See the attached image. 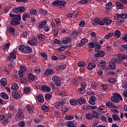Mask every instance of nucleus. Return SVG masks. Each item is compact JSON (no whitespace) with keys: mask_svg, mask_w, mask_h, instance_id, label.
I'll use <instances>...</instances> for the list:
<instances>
[{"mask_svg":"<svg viewBox=\"0 0 127 127\" xmlns=\"http://www.w3.org/2000/svg\"><path fill=\"white\" fill-rule=\"evenodd\" d=\"M54 106L56 109H58V110H59V109H62L63 107V105L60 102L55 103Z\"/></svg>","mask_w":127,"mask_h":127,"instance_id":"4be33fe9","label":"nucleus"},{"mask_svg":"<svg viewBox=\"0 0 127 127\" xmlns=\"http://www.w3.org/2000/svg\"><path fill=\"white\" fill-rule=\"evenodd\" d=\"M54 21L56 23V24L58 26L60 25V23H61V21L58 18L56 19Z\"/></svg>","mask_w":127,"mask_h":127,"instance_id":"69168bd1","label":"nucleus"},{"mask_svg":"<svg viewBox=\"0 0 127 127\" xmlns=\"http://www.w3.org/2000/svg\"><path fill=\"white\" fill-rule=\"evenodd\" d=\"M116 23L117 25H122V24L125 23V20L124 19H120Z\"/></svg>","mask_w":127,"mask_h":127,"instance_id":"09e8293b","label":"nucleus"},{"mask_svg":"<svg viewBox=\"0 0 127 127\" xmlns=\"http://www.w3.org/2000/svg\"><path fill=\"white\" fill-rule=\"evenodd\" d=\"M67 4V2L65 1L64 0H60V3L59 6H65Z\"/></svg>","mask_w":127,"mask_h":127,"instance_id":"49530a36","label":"nucleus"},{"mask_svg":"<svg viewBox=\"0 0 127 127\" xmlns=\"http://www.w3.org/2000/svg\"><path fill=\"white\" fill-rule=\"evenodd\" d=\"M66 126L68 127H76V125H75V124H74V123L70 122V121H68L66 122Z\"/></svg>","mask_w":127,"mask_h":127,"instance_id":"4c0bfd02","label":"nucleus"},{"mask_svg":"<svg viewBox=\"0 0 127 127\" xmlns=\"http://www.w3.org/2000/svg\"><path fill=\"white\" fill-rule=\"evenodd\" d=\"M113 7V5H112L111 2H108L106 5V9H110V8H112Z\"/></svg>","mask_w":127,"mask_h":127,"instance_id":"603ef678","label":"nucleus"},{"mask_svg":"<svg viewBox=\"0 0 127 127\" xmlns=\"http://www.w3.org/2000/svg\"><path fill=\"white\" fill-rule=\"evenodd\" d=\"M41 90H42V91L44 92H50V91H51V88L47 86V85H42Z\"/></svg>","mask_w":127,"mask_h":127,"instance_id":"4468645a","label":"nucleus"},{"mask_svg":"<svg viewBox=\"0 0 127 127\" xmlns=\"http://www.w3.org/2000/svg\"><path fill=\"white\" fill-rule=\"evenodd\" d=\"M28 43L30 45H34V46H36V45H37V39H33L30 41H28Z\"/></svg>","mask_w":127,"mask_h":127,"instance_id":"6ab92c4d","label":"nucleus"},{"mask_svg":"<svg viewBox=\"0 0 127 127\" xmlns=\"http://www.w3.org/2000/svg\"><path fill=\"white\" fill-rule=\"evenodd\" d=\"M25 10H26V8L23 6H18L13 9L14 13H23V12H25Z\"/></svg>","mask_w":127,"mask_h":127,"instance_id":"f03ea898","label":"nucleus"},{"mask_svg":"<svg viewBox=\"0 0 127 127\" xmlns=\"http://www.w3.org/2000/svg\"><path fill=\"white\" fill-rule=\"evenodd\" d=\"M0 96L2 98V99H4V100H8V95L4 92H1L0 94Z\"/></svg>","mask_w":127,"mask_h":127,"instance_id":"473e14b6","label":"nucleus"},{"mask_svg":"<svg viewBox=\"0 0 127 127\" xmlns=\"http://www.w3.org/2000/svg\"><path fill=\"white\" fill-rule=\"evenodd\" d=\"M19 127H23L25 126V122L22 121L18 124Z\"/></svg>","mask_w":127,"mask_h":127,"instance_id":"774afa93","label":"nucleus"},{"mask_svg":"<svg viewBox=\"0 0 127 127\" xmlns=\"http://www.w3.org/2000/svg\"><path fill=\"white\" fill-rule=\"evenodd\" d=\"M112 61L117 64H122V63L123 62L121 60H119L117 58L112 59Z\"/></svg>","mask_w":127,"mask_h":127,"instance_id":"a19ab883","label":"nucleus"},{"mask_svg":"<svg viewBox=\"0 0 127 127\" xmlns=\"http://www.w3.org/2000/svg\"><path fill=\"white\" fill-rule=\"evenodd\" d=\"M16 53L15 51H13L10 53L9 56L8 57V59L9 61H12L13 59H16Z\"/></svg>","mask_w":127,"mask_h":127,"instance_id":"6e6552de","label":"nucleus"},{"mask_svg":"<svg viewBox=\"0 0 127 127\" xmlns=\"http://www.w3.org/2000/svg\"><path fill=\"white\" fill-rule=\"evenodd\" d=\"M15 119L16 121H20V120H23L24 119V116H23V113L22 111H18L15 115Z\"/></svg>","mask_w":127,"mask_h":127,"instance_id":"423d86ee","label":"nucleus"},{"mask_svg":"<svg viewBox=\"0 0 127 127\" xmlns=\"http://www.w3.org/2000/svg\"><path fill=\"white\" fill-rule=\"evenodd\" d=\"M103 21L104 22V25L105 24H106V25H110L113 21L109 18H105L103 19Z\"/></svg>","mask_w":127,"mask_h":127,"instance_id":"b1692460","label":"nucleus"},{"mask_svg":"<svg viewBox=\"0 0 127 127\" xmlns=\"http://www.w3.org/2000/svg\"><path fill=\"white\" fill-rule=\"evenodd\" d=\"M90 105L88 104H84L82 106V110H90Z\"/></svg>","mask_w":127,"mask_h":127,"instance_id":"8fccbe9b","label":"nucleus"},{"mask_svg":"<svg viewBox=\"0 0 127 127\" xmlns=\"http://www.w3.org/2000/svg\"><path fill=\"white\" fill-rule=\"evenodd\" d=\"M114 96L111 97V101L114 103H119L120 101H123V97L118 93H114Z\"/></svg>","mask_w":127,"mask_h":127,"instance_id":"f257e3e1","label":"nucleus"},{"mask_svg":"<svg viewBox=\"0 0 127 127\" xmlns=\"http://www.w3.org/2000/svg\"><path fill=\"white\" fill-rule=\"evenodd\" d=\"M77 103L79 104L80 105H83V104H85L86 100L84 98H78L77 99Z\"/></svg>","mask_w":127,"mask_h":127,"instance_id":"f704fd0d","label":"nucleus"},{"mask_svg":"<svg viewBox=\"0 0 127 127\" xmlns=\"http://www.w3.org/2000/svg\"><path fill=\"white\" fill-rule=\"evenodd\" d=\"M106 55V54L103 51H100L98 53L95 54V57L99 58V57H103V56H105Z\"/></svg>","mask_w":127,"mask_h":127,"instance_id":"aec40b11","label":"nucleus"},{"mask_svg":"<svg viewBox=\"0 0 127 127\" xmlns=\"http://www.w3.org/2000/svg\"><path fill=\"white\" fill-rule=\"evenodd\" d=\"M25 46L24 45H21L18 47V50L21 52H24V48Z\"/></svg>","mask_w":127,"mask_h":127,"instance_id":"37998d69","label":"nucleus"},{"mask_svg":"<svg viewBox=\"0 0 127 127\" xmlns=\"http://www.w3.org/2000/svg\"><path fill=\"white\" fill-rule=\"evenodd\" d=\"M85 92H86V89L83 87H80L78 89V93L80 94H84Z\"/></svg>","mask_w":127,"mask_h":127,"instance_id":"de8ad7c7","label":"nucleus"},{"mask_svg":"<svg viewBox=\"0 0 127 127\" xmlns=\"http://www.w3.org/2000/svg\"><path fill=\"white\" fill-rule=\"evenodd\" d=\"M27 112L29 113H33L34 111V106L33 105H27Z\"/></svg>","mask_w":127,"mask_h":127,"instance_id":"dca6fc26","label":"nucleus"},{"mask_svg":"<svg viewBox=\"0 0 127 127\" xmlns=\"http://www.w3.org/2000/svg\"><path fill=\"white\" fill-rule=\"evenodd\" d=\"M89 2H91V0H81L80 1V3L81 4H86V3H88Z\"/></svg>","mask_w":127,"mask_h":127,"instance_id":"5fc2aeb1","label":"nucleus"},{"mask_svg":"<svg viewBox=\"0 0 127 127\" xmlns=\"http://www.w3.org/2000/svg\"><path fill=\"white\" fill-rule=\"evenodd\" d=\"M86 120H93V115L91 113H88L85 114Z\"/></svg>","mask_w":127,"mask_h":127,"instance_id":"c85d7f7f","label":"nucleus"},{"mask_svg":"<svg viewBox=\"0 0 127 127\" xmlns=\"http://www.w3.org/2000/svg\"><path fill=\"white\" fill-rule=\"evenodd\" d=\"M119 18H123V19H127V14L126 13H118L116 14V16H114L115 20H118Z\"/></svg>","mask_w":127,"mask_h":127,"instance_id":"39448f33","label":"nucleus"},{"mask_svg":"<svg viewBox=\"0 0 127 127\" xmlns=\"http://www.w3.org/2000/svg\"><path fill=\"white\" fill-rule=\"evenodd\" d=\"M38 38L41 41H44L45 40V36L43 34H39L38 35Z\"/></svg>","mask_w":127,"mask_h":127,"instance_id":"ea45409f","label":"nucleus"},{"mask_svg":"<svg viewBox=\"0 0 127 127\" xmlns=\"http://www.w3.org/2000/svg\"><path fill=\"white\" fill-rule=\"evenodd\" d=\"M121 32L119 30H117L115 31L114 36L116 38H120L121 37Z\"/></svg>","mask_w":127,"mask_h":127,"instance_id":"c9c22d12","label":"nucleus"},{"mask_svg":"<svg viewBox=\"0 0 127 127\" xmlns=\"http://www.w3.org/2000/svg\"><path fill=\"white\" fill-rule=\"evenodd\" d=\"M7 30L10 32V33H14V29L11 27H8Z\"/></svg>","mask_w":127,"mask_h":127,"instance_id":"052dcab7","label":"nucleus"},{"mask_svg":"<svg viewBox=\"0 0 127 127\" xmlns=\"http://www.w3.org/2000/svg\"><path fill=\"white\" fill-rule=\"evenodd\" d=\"M98 62L100 65L101 68H102V69H104V70H106L105 67H107V66H106V64L107 63L106 61L103 60H100Z\"/></svg>","mask_w":127,"mask_h":127,"instance_id":"9b49d317","label":"nucleus"},{"mask_svg":"<svg viewBox=\"0 0 127 127\" xmlns=\"http://www.w3.org/2000/svg\"><path fill=\"white\" fill-rule=\"evenodd\" d=\"M92 23L93 24H94V23H97V24H99V25H105V22H104V20L101 18H95L92 21Z\"/></svg>","mask_w":127,"mask_h":127,"instance_id":"0eeeda50","label":"nucleus"},{"mask_svg":"<svg viewBox=\"0 0 127 127\" xmlns=\"http://www.w3.org/2000/svg\"><path fill=\"white\" fill-rule=\"evenodd\" d=\"M38 12V11H37V10L35 9H31L30 10L29 13L30 15H36Z\"/></svg>","mask_w":127,"mask_h":127,"instance_id":"72a5a7b5","label":"nucleus"},{"mask_svg":"<svg viewBox=\"0 0 127 127\" xmlns=\"http://www.w3.org/2000/svg\"><path fill=\"white\" fill-rule=\"evenodd\" d=\"M12 96L14 99H19V97H20V95L17 91L12 92Z\"/></svg>","mask_w":127,"mask_h":127,"instance_id":"393cba45","label":"nucleus"},{"mask_svg":"<svg viewBox=\"0 0 127 127\" xmlns=\"http://www.w3.org/2000/svg\"><path fill=\"white\" fill-rule=\"evenodd\" d=\"M118 57L119 59H120V60H122V61L127 59V55H126V54H118Z\"/></svg>","mask_w":127,"mask_h":127,"instance_id":"2eb2a0df","label":"nucleus"},{"mask_svg":"<svg viewBox=\"0 0 127 127\" xmlns=\"http://www.w3.org/2000/svg\"><path fill=\"white\" fill-rule=\"evenodd\" d=\"M31 90V89H30V87H26L24 89V92L25 93V94H27L30 92Z\"/></svg>","mask_w":127,"mask_h":127,"instance_id":"338daca9","label":"nucleus"},{"mask_svg":"<svg viewBox=\"0 0 127 127\" xmlns=\"http://www.w3.org/2000/svg\"><path fill=\"white\" fill-rule=\"evenodd\" d=\"M34 71L36 74H39L40 73V69L39 67H35L34 69Z\"/></svg>","mask_w":127,"mask_h":127,"instance_id":"0e129e2a","label":"nucleus"},{"mask_svg":"<svg viewBox=\"0 0 127 127\" xmlns=\"http://www.w3.org/2000/svg\"><path fill=\"white\" fill-rule=\"evenodd\" d=\"M44 119V117H43V116H40L38 117L37 118H36L34 120V122L35 123H40V122H41L42 121H43Z\"/></svg>","mask_w":127,"mask_h":127,"instance_id":"bb28decb","label":"nucleus"},{"mask_svg":"<svg viewBox=\"0 0 127 127\" xmlns=\"http://www.w3.org/2000/svg\"><path fill=\"white\" fill-rule=\"evenodd\" d=\"M20 19H21V16H20V15H17L16 17L12 19L11 21V25H17V24H19L20 23Z\"/></svg>","mask_w":127,"mask_h":127,"instance_id":"20e7f679","label":"nucleus"},{"mask_svg":"<svg viewBox=\"0 0 127 127\" xmlns=\"http://www.w3.org/2000/svg\"><path fill=\"white\" fill-rule=\"evenodd\" d=\"M12 90H18V85H17V84L14 83L12 84L11 86Z\"/></svg>","mask_w":127,"mask_h":127,"instance_id":"6e6d98bb","label":"nucleus"},{"mask_svg":"<svg viewBox=\"0 0 127 127\" xmlns=\"http://www.w3.org/2000/svg\"><path fill=\"white\" fill-rule=\"evenodd\" d=\"M10 45V44L9 43L6 44L5 45L3 46V49L5 50H7L8 48H9V46Z\"/></svg>","mask_w":127,"mask_h":127,"instance_id":"bf43d9fd","label":"nucleus"},{"mask_svg":"<svg viewBox=\"0 0 127 127\" xmlns=\"http://www.w3.org/2000/svg\"><path fill=\"white\" fill-rule=\"evenodd\" d=\"M101 47H102V46H101V45H99V43H95V52H99Z\"/></svg>","mask_w":127,"mask_h":127,"instance_id":"7c9ffc66","label":"nucleus"},{"mask_svg":"<svg viewBox=\"0 0 127 127\" xmlns=\"http://www.w3.org/2000/svg\"><path fill=\"white\" fill-rule=\"evenodd\" d=\"M116 4H117V6H118L119 8L123 9L125 7L124 6V5H123V4H122L120 2H117Z\"/></svg>","mask_w":127,"mask_h":127,"instance_id":"13d9d810","label":"nucleus"},{"mask_svg":"<svg viewBox=\"0 0 127 127\" xmlns=\"http://www.w3.org/2000/svg\"><path fill=\"white\" fill-rule=\"evenodd\" d=\"M96 101H97V98L94 96H92L90 97L88 103L90 105L94 106V105L96 104Z\"/></svg>","mask_w":127,"mask_h":127,"instance_id":"1a4fd4ad","label":"nucleus"},{"mask_svg":"<svg viewBox=\"0 0 127 127\" xmlns=\"http://www.w3.org/2000/svg\"><path fill=\"white\" fill-rule=\"evenodd\" d=\"M96 67V64H95L93 63H89L88 64V69H89V70H92L93 69H94V68Z\"/></svg>","mask_w":127,"mask_h":127,"instance_id":"cd10ccee","label":"nucleus"},{"mask_svg":"<svg viewBox=\"0 0 127 127\" xmlns=\"http://www.w3.org/2000/svg\"><path fill=\"white\" fill-rule=\"evenodd\" d=\"M60 2V0H56L52 3V5H53V6H59Z\"/></svg>","mask_w":127,"mask_h":127,"instance_id":"3c124183","label":"nucleus"},{"mask_svg":"<svg viewBox=\"0 0 127 127\" xmlns=\"http://www.w3.org/2000/svg\"><path fill=\"white\" fill-rule=\"evenodd\" d=\"M69 103L70 105L72 106H77L78 105V102L77 100L74 99H71L69 101Z\"/></svg>","mask_w":127,"mask_h":127,"instance_id":"e433bc0d","label":"nucleus"},{"mask_svg":"<svg viewBox=\"0 0 127 127\" xmlns=\"http://www.w3.org/2000/svg\"><path fill=\"white\" fill-rule=\"evenodd\" d=\"M66 68L65 64H60L56 67V69L58 71H60V70H64Z\"/></svg>","mask_w":127,"mask_h":127,"instance_id":"5701e85b","label":"nucleus"},{"mask_svg":"<svg viewBox=\"0 0 127 127\" xmlns=\"http://www.w3.org/2000/svg\"><path fill=\"white\" fill-rule=\"evenodd\" d=\"M38 101L39 103H44V98L42 94H39L37 96Z\"/></svg>","mask_w":127,"mask_h":127,"instance_id":"a878e982","label":"nucleus"},{"mask_svg":"<svg viewBox=\"0 0 127 127\" xmlns=\"http://www.w3.org/2000/svg\"><path fill=\"white\" fill-rule=\"evenodd\" d=\"M51 24L53 29H54L55 28H56V27H58V26L56 24L55 21L51 22Z\"/></svg>","mask_w":127,"mask_h":127,"instance_id":"680f3d73","label":"nucleus"},{"mask_svg":"<svg viewBox=\"0 0 127 127\" xmlns=\"http://www.w3.org/2000/svg\"><path fill=\"white\" fill-rule=\"evenodd\" d=\"M52 81L55 83V85L57 87H60L61 86V78L57 75H54L52 77Z\"/></svg>","mask_w":127,"mask_h":127,"instance_id":"7ed1b4c3","label":"nucleus"},{"mask_svg":"<svg viewBox=\"0 0 127 127\" xmlns=\"http://www.w3.org/2000/svg\"><path fill=\"white\" fill-rule=\"evenodd\" d=\"M71 38H67L65 40H64L63 41V44H68V43H70V42H71Z\"/></svg>","mask_w":127,"mask_h":127,"instance_id":"79ce46f5","label":"nucleus"},{"mask_svg":"<svg viewBox=\"0 0 127 127\" xmlns=\"http://www.w3.org/2000/svg\"><path fill=\"white\" fill-rule=\"evenodd\" d=\"M28 78L31 81H34L35 79V76L32 75L31 73H29Z\"/></svg>","mask_w":127,"mask_h":127,"instance_id":"864d4df0","label":"nucleus"},{"mask_svg":"<svg viewBox=\"0 0 127 127\" xmlns=\"http://www.w3.org/2000/svg\"><path fill=\"white\" fill-rule=\"evenodd\" d=\"M29 17H30V15L27 12H25L23 14L22 18L23 20L25 21L26 20V18H29Z\"/></svg>","mask_w":127,"mask_h":127,"instance_id":"2f4dec72","label":"nucleus"},{"mask_svg":"<svg viewBox=\"0 0 127 127\" xmlns=\"http://www.w3.org/2000/svg\"><path fill=\"white\" fill-rule=\"evenodd\" d=\"M32 52V49L30 47L26 46L24 49V53H31Z\"/></svg>","mask_w":127,"mask_h":127,"instance_id":"f3484780","label":"nucleus"},{"mask_svg":"<svg viewBox=\"0 0 127 127\" xmlns=\"http://www.w3.org/2000/svg\"><path fill=\"white\" fill-rule=\"evenodd\" d=\"M115 62H113V59L111 62L109 63V67L110 69H116V64H115Z\"/></svg>","mask_w":127,"mask_h":127,"instance_id":"c756f323","label":"nucleus"},{"mask_svg":"<svg viewBox=\"0 0 127 127\" xmlns=\"http://www.w3.org/2000/svg\"><path fill=\"white\" fill-rule=\"evenodd\" d=\"M47 23V21L43 20L42 22H40L38 23L39 29H42L44 27V25Z\"/></svg>","mask_w":127,"mask_h":127,"instance_id":"f8f14e48","label":"nucleus"},{"mask_svg":"<svg viewBox=\"0 0 127 127\" xmlns=\"http://www.w3.org/2000/svg\"><path fill=\"white\" fill-rule=\"evenodd\" d=\"M112 117L114 121L115 122H119V123H121V119L120 117H119V116L117 115H112Z\"/></svg>","mask_w":127,"mask_h":127,"instance_id":"412c9836","label":"nucleus"},{"mask_svg":"<svg viewBox=\"0 0 127 127\" xmlns=\"http://www.w3.org/2000/svg\"><path fill=\"white\" fill-rule=\"evenodd\" d=\"M81 42V43H79L77 45V46H83V45H84L85 43H87V42H88V40H87L86 39H82Z\"/></svg>","mask_w":127,"mask_h":127,"instance_id":"58836bf2","label":"nucleus"},{"mask_svg":"<svg viewBox=\"0 0 127 127\" xmlns=\"http://www.w3.org/2000/svg\"><path fill=\"white\" fill-rule=\"evenodd\" d=\"M53 30L54 35H55V36H57V35H58V33H59V29L55 28V29H53Z\"/></svg>","mask_w":127,"mask_h":127,"instance_id":"a18cd8bd","label":"nucleus"},{"mask_svg":"<svg viewBox=\"0 0 127 127\" xmlns=\"http://www.w3.org/2000/svg\"><path fill=\"white\" fill-rule=\"evenodd\" d=\"M77 65L78 67H85L86 64H85V62H80L78 63Z\"/></svg>","mask_w":127,"mask_h":127,"instance_id":"e2e57ef3","label":"nucleus"},{"mask_svg":"<svg viewBox=\"0 0 127 127\" xmlns=\"http://www.w3.org/2000/svg\"><path fill=\"white\" fill-rule=\"evenodd\" d=\"M66 48H65V46L64 47H61L57 49V51L58 52H63V51H64Z\"/></svg>","mask_w":127,"mask_h":127,"instance_id":"4d7b16f0","label":"nucleus"},{"mask_svg":"<svg viewBox=\"0 0 127 127\" xmlns=\"http://www.w3.org/2000/svg\"><path fill=\"white\" fill-rule=\"evenodd\" d=\"M91 113H92V118H94V119H100V116L99 115V113L97 112L95 110H92L91 111Z\"/></svg>","mask_w":127,"mask_h":127,"instance_id":"ddd939ff","label":"nucleus"},{"mask_svg":"<svg viewBox=\"0 0 127 127\" xmlns=\"http://www.w3.org/2000/svg\"><path fill=\"white\" fill-rule=\"evenodd\" d=\"M0 84L3 87H5L7 85V80L5 78H2L0 81Z\"/></svg>","mask_w":127,"mask_h":127,"instance_id":"a211bd4d","label":"nucleus"},{"mask_svg":"<svg viewBox=\"0 0 127 127\" xmlns=\"http://www.w3.org/2000/svg\"><path fill=\"white\" fill-rule=\"evenodd\" d=\"M42 110L44 112H48L49 111V107L46 105H43L42 106Z\"/></svg>","mask_w":127,"mask_h":127,"instance_id":"c03bdc74","label":"nucleus"},{"mask_svg":"<svg viewBox=\"0 0 127 127\" xmlns=\"http://www.w3.org/2000/svg\"><path fill=\"white\" fill-rule=\"evenodd\" d=\"M54 74H55V71L50 68H48L44 72L45 76H49L50 75H53Z\"/></svg>","mask_w":127,"mask_h":127,"instance_id":"9d476101","label":"nucleus"}]
</instances>
